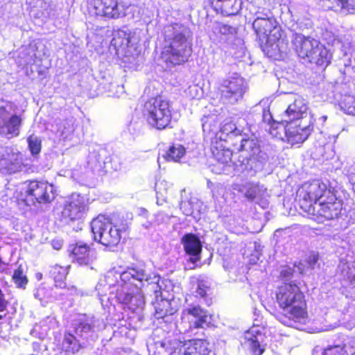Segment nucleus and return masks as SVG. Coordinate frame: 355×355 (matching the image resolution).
Listing matches in <instances>:
<instances>
[{
    "label": "nucleus",
    "instance_id": "5701e85b",
    "mask_svg": "<svg viewBox=\"0 0 355 355\" xmlns=\"http://www.w3.org/2000/svg\"><path fill=\"white\" fill-rule=\"evenodd\" d=\"M68 251L73 262L80 266L90 264L95 259L94 252L82 241L69 246Z\"/></svg>",
    "mask_w": 355,
    "mask_h": 355
},
{
    "label": "nucleus",
    "instance_id": "20e7f679",
    "mask_svg": "<svg viewBox=\"0 0 355 355\" xmlns=\"http://www.w3.org/2000/svg\"><path fill=\"white\" fill-rule=\"evenodd\" d=\"M275 20L268 17H257L252 23L260 47L270 58L281 60L288 46L282 30L276 28Z\"/></svg>",
    "mask_w": 355,
    "mask_h": 355
},
{
    "label": "nucleus",
    "instance_id": "79ce46f5",
    "mask_svg": "<svg viewBox=\"0 0 355 355\" xmlns=\"http://www.w3.org/2000/svg\"><path fill=\"white\" fill-rule=\"evenodd\" d=\"M294 271V269L291 267L284 266L281 268L280 277L285 281L288 280L293 277Z\"/></svg>",
    "mask_w": 355,
    "mask_h": 355
},
{
    "label": "nucleus",
    "instance_id": "39448f33",
    "mask_svg": "<svg viewBox=\"0 0 355 355\" xmlns=\"http://www.w3.org/2000/svg\"><path fill=\"white\" fill-rule=\"evenodd\" d=\"M307 110L306 101L298 97L282 114V123L286 124L284 127L285 136L291 145L303 143L312 131L311 125L302 124L307 116Z\"/></svg>",
    "mask_w": 355,
    "mask_h": 355
},
{
    "label": "nucleus",
    "instance_id": "c9c22d12",
    "mask_svg": "<svg viewBox=\"0 0 355 355\" xmlns=\"http://www.w3.org/2000/svg\"><path fill=\"white\" fill-rule=\"evenodd\" d=\"M12 279L15 284L20 288H24L28 283V279L24 274V270L21 265L15 270Z\"/></svg>",
    "mask_w": 355,
    "mask_h": 355
},
{
    "label": "nucleus",
    "instance_id": "37998d69",
    "mask_svg": "<svg viewBox=\"0 0 355 355\" xmlns=\"http://www.w3.org/2000/svg\"><path fill=\"white\" fill-rule=\"evenodd\" d=\"M345 347L352 355H355V337H352L349 339L348 342L345 345Z\"/></svg>",
    "mask_w": 355,
    "mask_h": 355
},
{
    "label": "nucleus",
    "instance_id": "864d4df0",
    "mask_svg": "<svg viewBox=\"0 0 355 355\" xmlns=\"http://www.w3.org/2000/svg\"><path fill=\"white\" fill-rule=\"evenodd\" d=\"M52 245L53 248L57 250H59L62 246V244L59 241H53Z\"/></svg>",
    "mask_w": 355,
    "mask_h": 355
},
{
    "label": "nucleus",
    "instance_id": "6e6d98bb",
    "mask_svg": "<svg viewBox=\"0 0 355 355\" xmlns=\"http://www.w3.org/2000/svg\"><path fill=\"white\" fill-rule=\"evenodd\" d=\"M320 119H322V121L324 122V121H326V119H327V116H322V117L320 118Z\"/></svg>",
    "mask_w": 355,
    "mask_h": 355
},
{
    "label": "nucleus",
    "instance_id": "c85d7f7f",
    "mask_svg": "<svg viewBox=\"0 0 355 355\" xmlns=\"http://www.w3.org/2000/svg\"><path fill=\"white\" fill-rule=\"evenodd\" d=\"M182 243L186 253L191 256L190 261L196 263L200 259L199 256L202 250L200 239L193 234H186L182 238Z\"/></svg>",
    "mask_w": 355,
    "mask_h": 355
},
{
    "label": "nucleus",
    "instance_id": "b1692460",
    "mask_svg": "<svg viewBox=\"0 0 355 355\" xmlns=\"http://www.w3.org/2000/svg\"><path fill=\"white\" fill-rule=\"evenodd\" d=\"M67 274V267H63L57 264L50 267L49 275L54 281L55 287L65 290V292L62 293V295L77 294L78 290L76 287H67L65 280Z\"/></svg>",
    "mask_w": 355,
    "mask_h": 355
},
{
    "label": "nucleus",
    "instance_id": "a18cd8bd",
    "mask_svg": "<svg viewBox=\"0 0 355 355\" xmlns=\"http://www.w3.org/2000/svg\"><path fill=\"white\" fill-rule=\"evenodd\" d=\"M318 254L315 253L311 254L307 259V263L309 266L311 268H314L315 264L318 262Z\"/></svg>",
    "mask_w": 355,
    "mask_h": 355
},
{
    "label": "nucleus",
    "instance_id": "bb28decb",
    "mask_svg": "<svg viewBox=\"0 0 355 355\" xmlns=\"http://www.w3.org/2000/svg\"><path fill=\"white\" fill-rule=\"evenodd\" d=\"M208 1L216 13L225 16L235 15L241 9L240 0H208Z\"/></svg>",
    "mask_w": 355,
    "mask_h": 355
},
{
    "label": "nucleus",
    "instance_id": "0eeeda50",
    "mask_svg": "<svg viewBox=\"0 0 355 355\" xmlns=\"http://www.w3.org/2000/svg\"><path fill=\"white\" fill-rule=\"evenodd\" d=\"M153 355H209L207 343L202 340L182 342L176 338H166L148 346Z\"/></svg>",
    "mask_w": 355,
    "mask_h": 355
},
{
    "label": "nucleus",
    "instance_id": "6e6552de",
    "mask_svg": "<svg viewBox=\"0 0 355 355\" xmlns=\"http://www.w3.org/2000/svg\"><path fill=\"white\" fill-rule=\"evenodd\" d=\"M116 272L114 270L107 272L105 276V281L112 289L111 293H114V289H141L146 284L155 283L153 287H157V277L155 276L151 280V277L148 273L144 266H135L128 268L126 270L119 275L120 280L116 282V284H113L112 278L115 277Z\"/></svg>",
    "mask_w": 355,
    "mask_h": 355
},
{
    "label": "nucleus",
    "instance_id": "4c0bfd02",
    "mask_svg": "<svg viewBox=\"0 0 355 355\" xmlns=\"http://www.w3.org/2000/svg\"><path fill=\"white\" fill-rule=\"evenodd\" d=\"M27 141L32 155H37L40 153L41 140L37 136L35 135H30L28 137Z\"/></svg>",
    "mask_w": 355,
    "mask_h": 355
},
{
    "label": "nucleus",
    "instance_id": "aec40b11",
    "mask_svg": "<svg viewBox=\"0 0 355 355\" xmlns=\"http://www.w3.org/2000/svg\"><path fill=\"white\" fill-rule=\"evenodd\" d=\"M115 297L119 303L127 304L132 311L142 309L145 305L144 295L141 289H114Z\"/></svg>",
    "mask_w": 355,
    "mask_h": 355
},
{
    "label": "nucleus",
    "instance_id": "4468645a",
    "mask_svg": "<svg viewBox=\"0 0 355 355\" xmlns=\"http://www.w3.org/2000/svg\"><path fill=\"white\" fill-rule=\"evenodd\" d=\"M89 209V199L79 193H73L64 202L61 220L67 224L78 222L79 226Z\"/></svg>",
    "mask_w": 355,
    "mask_h": 355
},
{
    "label": "nucleus",
    "instance_id": "473e14b6",
    "mask_svg": "<svg viewBox=\"0 0 355 355\" xmlns=\"http://www.w3.org/2000/svg\"><path fill=\"white\" fill-rule=\"evenodd\" d=\"M186 150L180 144L171 146L169 149L163 155V158L166 161L174 162H180V159L184 155Z\"/></svg>",
    "mask_w": 355,
    "mask_h": 355
},
{
    "label": "nucleus",
    "instance_id": "052dcab7",
    "mask_svg": "<svg viewBox=\"0 0 355 355\" xmlns=\"http://www.w3.org/2000/svg\"><path fill=\"white\" fill-rule=\"evenodd\" d=\"M1 318H2V315H0V320H1Z\"/></svg>",
    "mask_w": 355,
    "mask_h": 355
},
{
    "label": "nucleus",
    "instance_id": "5fc2aeb1",
    "mask_svg": "<svg viewBox=\"0 0 355 355\" xmlns=\"http://www.w3.org/2000/svg\"><path fill=\"white\" fill-rule=\"evenodd\" d=\"M295 268H297V271L300 272V273H302L303 272V270H304V268L302 267V265L301 263H300L298 266H295Z\"/></svg>",
    "mask_w": 355,
    "mask_h": 355
},
{
    "label": "nucleus",
    "instance_id": "dca6fc26",
    "mask_svg": "<svg viewBox=\"0 0 355 355\" xmlns=\"http://www.w3.org/2000/svg\"><path fill=\"white\" fill-rule=\"evenodd\" d=\"M247 89L245 80L234 73L223 80L221 83V99L227 103L234 104L243 98Z\"/></svg>",
    "mask_w": 355,
    "mask_h": 355
},
{
    "label": "nucleus",
    "instance_id": "49530a36",
    "mask_svg": "<svg viewBox=\"0 0 355 355\" xmlns=\"http://www.w3.org/2000/svg\"><path fill=\"white\" fill-rule=\"evenodd\" d=\"M339 326V321L336 320L333 323H329L327 324H324L322 327L320 329V331H329L334 329Z\"/></svg>",
    "mask_w": 355,
    "mask_h": 355
},
{
    "label": "nucleus",
    "instance_id": "3c124183",
    "mask_svg": "<svg viewBox=\"0 0 355 355\" xmlns=\"http://www.w3.org/2000/svg\"><path fill=\"white\" fill-rule=\"evenodd\" d=\"M348 180L349 183L352 186L353 190L355 191V173H351L348 175Z\"/></svg>",
    "mask_w": 355,
    "mask_h": 355
},
{
    "label": "nucleus",
    "instance_id": "603ef678",
    "mask_svg": "<svg viewBox=\"0 0 355 355\" xmlns=\"http://www.w3.org/2000/svg\"><path fill=\"white\" fill-rule=\"evenodd\" d=\"M209 118L207 117V116H204L202 119V128H203V130H205V128H206V125H207V121H208Z\"/></svg>",
    "mask_w": 355,
    "mask_h": 355
},
{
    "label": "nucleus",
    "instance_id": "a19ab883",
    "mask_svg": "<svg viewBox=\"0 0 355 355\" xmlns=\"http://www.w3.org/2000/svg\"><path fill=\"white\" fill-rule=\"evenodd\" d=\"M34 296L41 302L46 301L50 298L49 291L44 286H40L35 289Z\"/></svg>",
    "mask_w": 355,
    "mask_h": 355
},
{
    "label": "nucleus",
    "instance_id": "a878e982",
    "mask_svg": "<svg viewBox=\"0 0 355 355\" xmlns=\"http://www.w3.org/2000/svg\"><path fill=\"white\" fill-rule=\"evenodd\" d=\"M337 276L344 287H355V263L340 259Z\"/></svg>",
    "mask_w": 355,
    "mask_h": 355
},
{
    "label": "nucleus",
    "instance_id": "8fccbe9b",
    "mask_svg": "<svg viewBox=\"0 0 355 355\" xmlns=\"http://www.w3.org/2000/svg\"><path fill=\"white\" fill-rule=\"evenodd\" d=\"M7 302L4 299L3 295L0 289V311H3L6 308Z\"/></svg>",
    "mask_w": 355,
    "mask_h": 355
},
{
    "label": "nucleus",
    "instance_id": "13d9d810",
    "mask_svg": "<svg viewBox=\"0 0 355 355\" xmlns=\"http://www.w3.org/2000/svg\"><path fill=\"white\" fill-rule=\"evenodd\" d=\"M155 294H156V297H157L158 295H157V291H155Z\"/></svg>",
    "mask_w": 355,
    "mask_h": 355
},
{
    "label": "nucleus",
    "instance_id": "f704fd0d",
    "mask_svg": "<svg viewBox=\"0 0 355 355\" xmlns=\"http://www.w3.org/2000/svg\"><path fill=\"white\" fill-rule=\"evenodd\" d=\"M170 303L168 300H162L161 303H157L155 306V317L157 319L164 318L168 315L173 314L171 310H168L167 308L169 306Z\"/></svg>",
    "mask_w": 355,
    "mask_h": 355
},
{
    "label": "nucleus",
    "instance_id": "7c9ffc66",
    "mask_svg": "<svg viewBox=\"0 0 355 355\" xmlns=\"http://www.w3.org/2000/svg\"><path fill=\"white\" fill-rule=\"evenodd\" d=\"M203 206L202 202L196 198H191L189 201H181L180 208L186 216H193L199 214Z\"/></svg>",
    "mask_w": 355,
    "mask_h": 355
},
{
    "label": "nucleus",
    "instance_id": "7ed1b4c3",
    "mask_svg": "<svg viewBox=\"0 0 355 355\" xmlns=\"http://www.w3.org/2000/svg\"><path fill=\"white\" fill-rule=\"evenodd\" d=\"M279 306L286 311L288 315H279L277 320L283 324L300 329L308 320L304 295L295 283H284L276 292Z\"/></svg>",
    "mask_w": 355,
    "mask_h": 355
},
{
    "label": "nucleus",
    "instance_id": "9b49d317",
    "mask_svg": "<svg viewBox=\"0 0 355 355\" xmlns=\"http://www.w3.org/2000/svg\"><path fill=\"white\" fill-rule=\"evenodd\" d=\"M191 51V44L184 33H177L162 51L161 59L166 65H180L187 60Z\"/></svg>",
    "mask_w": 355,
    "mask_h": 355
},
{
    "label": "nucleus",
    "instance_id": "cd10ccee",
    "mask_svg": "<svg viewBox=\"0 0 355 355\" xmlns=\"http://www.w3.org/2000/svg\"><path fill=\"white\" fill-rule=\"evenodd\" d=\"M184 313L194 318V320L190 322L189 328H205L210 323L207 311L202 309L199 304L189 305Z\"/></svg>",
    "mask_w": 355,
    "mask_h": 355
},
{
    "label": "nucleus",
    "instance_id": "412c9836",
    "mask_svg": "<svg viewBox=\"0 0 355 355\" xmlns=\"http://www.w3.org/2000/svg\"><path fill=\"white\" fill-rule=\"evenodd\" d=\"M240 142L239 150L246 153V157L251 161L259 162L261 166L265 164L268 156L264 151L261 150L257 139L254 137L245 138L243 135L239 139Z\"/></svg>",
    "mask_w": 355,
    "mask_h": 355
},
{
    "label": "nucleus",
    "instance_id": "58836bf2",
    "mask_svg": "<svg viewBox=\"0 0 355 355\" xmlns=\"http://www.w3.org/2000/svg\"><path fill=\"white\" fill-rule=\"evenodd\" d=\"M58 125L57 133L64 139L67 138L73 131L72 125L69 120H64Z\"/></svg>",
    "mask_w": 355,
    "mask_h": 355
},
{
    "label": "nucleus",
    "instance_id": "e433bc0d",
    "mask_svg": "<svg viewBox=\"0 0 355 355\" xmlns=\"http://www.w3.org/2000/svg\"><path fill=\"white\" fill-rule=\"evenodd\" d=\"M214 33L216 35L227 36L235 33V28L230 25L223 24L222 22H216Z\"/></svg>",
    "mask_w": 355,
    "mask_h": 355
},
{
    "label": "nucleus",
    "instance_id": "9d476101",
    "mask_svg": "<svg viewBox=\"0 0 355 355\" xmlns=\"http://www.w3.org/2000/svg\"><path fill=\"white\" fill-rule=\"evenodd\" d=\"M24 111L10 101L0 102V135L7 139L18 137L24 121Z\"/></svg>",
    "mask_w": 355,
    "mask_h": 355
},
{
    "label": "nucleus",
    "instance_id": "4d7b16f0",
    "mask_svg": "<svg viewBox=\"0 0 355 355\" xmlns=\"http://www.w3.org/2000/svg\"><path fill=\"white\" fill-rule=\"evenodd\" d=\"M101 286V284L98 285V286H97V287H96V290L99 291V289H100V288H99V287H100Z\"/></svg>",
    "mask_w": 355,
    "mask_h": 355
},
{
    "label": "nucleus",
    "instance_id": "4be33fe9",
    "mask_svg": "<svg viewBox=\"0 0 355 355\" xmlns=\"http://www.w3.org/2000/svg\"><path fill=\"white\" fill-rule=\"evenodd\" d=\"M131 34L123 30H117L113 33L110 46L115 50L117 55L132 56L136 49L130 44Z\"/></svg>",
    "mask_w": 355,
    "mask_h": 355
},
{
    "label": "nucleus",
    "instance_id": "ea45409f",
    "mask_svg": "<svg viewBox=\"0 0 355 355\" xmlns=\"http://www.w3.org/2000/svg\"><path fill=\"white\" fill-rule=\"evenodd\" d=\"M323 355H347V349L340 345L329 346L326 348Z\"/></svg>",
    "mask_w": 355,
    "mask_h": 355
},
{
    "label": "nucleus",
    "instance_id": "bf43d9fd",
    "mask_svg": "<svg viewBox=\"0 0 355 355\" xmlns=\"http://www.w3.org/2000/svg\"><path fill=\"white\" fill-rule=\"evenodd\" d=\"M217 188H218V189H220V188H222V187H220V186H217Z\"/></svg>",
    "mask_w": 355,
    "mask_h": 355
},
{
    "label": "nucleus",
    "instance_id": "de8ad7c7",
    "mask_svg": "<svg viewBox=\"0 0 355 355\" xmlns=\"http://www.w3.org/2000/svg\"><path fill=\"white\" fill-rule=\"evenodd\" d=\"M338 1L343 8L352 9L355 7L354 5L349 2V0H338Z\"/></svg>",
    "mask_w": 355,
    "mask_h": 355
},
{
    "label": "nucleus",
    "instance_id": "c756f323",
    "mask_svg": "<svg viewBox=\"0 0 355 355\" xmlns=\"http://www.w3.org/2000/svg\"><path fill=\"white\" fill-rule=\"evenodd\" d=\"M192 294L196 297L200 298V302L207 306L211 303V300L208 298L207 293L210 291L209 283L204 279H197L193 282Z\"/></svg>",
    "mask_w": 355,
    "mask_h": 355
},
{
    "label": "nucleus",
    "instance_id": "2f4dec72",
    "mask_svg": "<svg viewBox=\"0 0 355 355\" xmlns=\"http://www.w3.org/2000/svg\"><path fill=\"white\" fill-rule=\"evenodd\" d=\"M220 149L218 146H212V153L215 159L218 164L223 165V167L230 166L232 162V152L221 145Z\"/></svg>",
    "mask_w": 355,
    "mask_h": 355
},
{
    "label": "nucleus",
    "instance_id": "393cba45",
    "mask_svg": "<svg viewBox=\"0 0 355 355\" xmlns=\"http://www.w3.org/2000/svg\"><path fill=\"white\" fill-rule=\"evenodd\" d=\"M242 132L243 130L239 129L233 122L225 121L221 125L220 130L216 133V139L236 146L242 136Z\"/></svg>",
    "mask_w": 355,
    "mask_h": 355
},
{
    "label": "nucleus",
    "instance_id": "423d86ee",
    "mask_svg": "<svg viewBox=\"0 0 355 355\" xmlns=\"http://www.w3.org/2000/svg\"><path fill=\"white\" fill-rule=\"evenodd\" d=\"M291 45L298 58L306 63L318 67H328L331 63V53L318 40L295 33Z\"/></svg>",
    "mask_w": 355,
    "mask_h": 355
},
{
    "label": "nucleus",
    "instance_id": "ddd939ff",
    "mask_svg": "<svg viewBox=\"0 0 355 355\" xmlns=\"http://www.w3.org/2000/svg\"><path fill=\"white\" fill-rule=\"evenodd\" d=\"M87 8L96 17L112 20L123 17L127 7L123 0H87Z\"/></svg>",
    "mask_w": 355,
    "mask_h": 355
},
{
    "label": "nucleus",
    "instance_id": "f8f14e48",
    "mask_svg": "<svg viewBox=\"0 0 355 355\" xmlns=\"http://www.w3.org/2000/svg\"><path fill=\"white\" fill-rule=\"evenodd\" d=\"M91 230L94 241L105 246H116L121 238L119 229L105 215L100 214L92 220Z\"/></svg>",
    "mask_w": 355,
    "mask_h": 355
},
{
    "label": "nucleus",
    "instance_id": "09e8293b",
    "mask_svg": "<svg viewBox=\"0 0 355 355\" xmlns=\"http://www.w3.org/2000/svg\"><path fill=\"white\" fill-rule=\"evenodd\" d=\"M187 92L191 97H196L198 95V86L196 85L189 86Z\"/></svg>",
    "mask_w": 355,
    "mask_h": 355
},
{
    "label": "nucleus",
    "instance_id": "f03ea898",
    "mask_svg": "<svg viewBox=\"0 0 355 355\" xmlns=\"http://www.w3.org/2000/svg\"><path fill=\"white\" fill-rule=\"evenodd\" d=\"M105 327L103 319L94 315L79 314L72 320L70 329L64 332L60 349L65 355H74L92 345Z\"/></svg>",
    "mask_w": 355,
    "mask_h": 355
},
{
    "label": "nucleus",
    "instance_id": "1a4fd4ad",
    "mask_svg": "<svg viewBox=\"0 0 355 355\" xmlns=\"http://www.w3.org/2000/svg\"><path fill=\"white\" fill-rule=\"evenodd\" d=\"M148 124L157 130L169 127L172 119V102L164 96L150 98L145 102L142 110Z\"/></svg>",
    "mask_w": 355,
    "mask_h": 355
},
{
    "label": "nucleus",
    "instance_id": "2eb2a0df",
    "mask_svg": "<svg viewBox=\"0 0 355 355\" xmlns=\"http://www.w3.org/2000/svg\"><path fill=\"white\" fill-rule=\"evenodd\" d=\"M26 194L24 201L27 205L48 203L54 200L56 190L54 186L46 182L31 181L26 182L23 187Z\"/></svg>",
    "mask_w": 355,
    "mask_h": 355
},
{
    "label": "nucleus",
    "instance_id": "6ab92c4d",
    "mask_svg": "<svg viewBox=\"0 0 355 355\" xmlns=\"http://www.w3.org/2000/svg\"><path fill=\"white\" fill-rule=\"evenodd\" d=\"M264 329L259 325H253L250 329L245 331L241 343L245 347L249 348L253 355H261L264 348L261 343L264 340Z\"/></svg>",
    "mask_w": 355,
    "mask_h": 355
},
{
    "label": "nucleus",
    "instance_id": "f3484780",
    "mask_svg": "<svg viewBox=\"0 0 355 355\" xmlns=\"http://www.w3.org/2000/svg\"><path fill=\"white\" fill-rule=\"evenodd\" d=\"M24 167L22 154L12 146L0 147V173L13 174Z\"/></svg>",
    "mask_w": 355,
    "mask_h": 355
},
{
    "label": "nucleus",
    "instance_id": "a211bd4d",
    "mask_svg": "<svg viewBox=\"0 0 355 355\" xmlns=\"http://www.w3.org/2000/svg\"><path fill=\"white\" fill-rule=\"evenodd\" d=\"M238 191L250 202H254L261 208L266 209L268 207V198L269 195L263 185L257 183L247 182L237 186Z\"/></svg>",
    "mask_w": 355,
    "mask_h": 355
},
{
    "label": "nucleus",
    "instance_id": "c03bdc74",
    "mask_svg": "<svg viewBox=\"0 0 355 355\" xmlns=\"http://www.w3.org/2000/svg\"><path fill=\"white\" fill-rule=\"evenodd\" d=\"M262 120L264 123L270 124L272 121V116L269 110L263 109Z\"/></svg>",
    "mask_w": 355,
    "mask_h": 355
},
{
    "label": "nucleus",
    "instance_id": "72a5a7b5",
    "mask_svg": "<svg viewBox=\"0 0 355 355\" xmlns=\"http://www.w3.org/2000/svg\"><path fill=\"white\" fill-rule=\"evenodd\" d=\"M340 106L346 114L355 115L354 96L350 95L345 96L340 103Z\"/></svg>",
    "mask_w": 355,
    "mask_h": 355
},
{
    "label": "nucleus",
    "instance_id": "f257e3e1",
    "mask_svg": "<svg viewBox=\"0 0 355 355\" xmlns=\"http://www.w3.org/2000/svg\"><path fill=\"white\" fill-rule=\"evenodd\" d=\"M301 207L318 223L337 218L343 209L331 188L319 180L305 183L298 191Z\"/></svg>",
    "mask_w": 355,
    "mask_h": 355
}]
</instances>
